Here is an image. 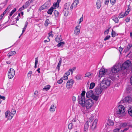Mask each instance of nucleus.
Masks as SVG:
<instances>
[{
  "label": "nucleus",
  "mask_w": 132,
  "mask_h": 132,
  "mask_svg": "<svg viewBox=\"0 0 132 132\" xmlns=\"http://www.w3.org/2000/svg\"><path fill=\"white\" fill-rule=\"evenodd\" d=\"M26 9L25 7H24V6L23 5L20 8L19 10V11H21L22 10H23L24 9Z\"/></svg>",
  "instance_id": "8fccbe9b"
},
{
  "label": "nucleus",
  "mask_w": 132,
  "mask_h": 132,
  "mask_svg": "<svg viewBox=\"0 0 132 132\" xmlns=\"http://www.w3.org/2000/svg\"><path fill=\"white\" fill-rule=\"evenodd\" d=\"M108 122H109V125H111V126H113L114 124V123L113 121L112 120H111L109 119L108 120Z\"/></svg>",
  "instance_id": "c9c22d12"
},
{
  "label": "nucleus",
  "mask_w": 132,
  "mask_h": 132,
  "mask_svg": "<svg viewBox=\"0 0 132 132\" xmlns=\"http://www.w3.org/2000/svg\"><path fill=\"white\" fill-rule=\"evenodd\" d=\"M31 3V1L29 0L27 1L23 5L24 6V7L26 9L29 5Z\"/></svg>",
  "instance_id": "b1692460"
},
{
  "label": "nucleus",
  "mask_w": 132,
  "mask_h": 132,
  "mask_svg": "<svg viewBox=\"0 0 132 132\" xmlns=\"http://www.w3.org/2000/svg\"><path fill=\"white\" fill-rule=\"evenodd\" d=\"M55 107L54 106V105H52L50 109V110L51 112H54L55 110Z\"/></svg>",
  "instance_id": "5701e85b"
},
{
  "label": "nucleus",
  "mask_w": 132,
  "mask_h": 132,
  "mask_svg": "<svg viewBox=\"0 0 132 132\" xmlns=\"http://www.w3.org/2000/svg\"><path fill=\"white\" fill-rule=\"evenodd\" d=\"M110 37V36H106L104 39V40L105 41H106L107 40H108L109 39Z\"/></svg>",
  "instance_id": "864d4df0"
},
{
  "label": "nucleus",
  "mask_w": 132,
  "mask_h": 132,
  "mask_svg": "<svg viewBox=\"0 0 132 132\" xmlns=\"http://www.w3.org/2000/svg\"><path fill=\"white\" fill-rule=\"evenodd\" d=\"M73 83L74 81L73 80L71 79L68 80L67 83L66 87L67 88L69 89L71 88Z\"/></svg>",
  "instance_id": "9b49d317"
},
{
  "label": "nucleus",
  "mask_w": 132,
  "mask_h": 132,
  "mask_svg": "<svg viewBox=\"0 0 132 132\" xmlns=\"http://www.w3.org/2000/svg\"><path fill=\"white\" fill-rule=\"evenodd\" d=\"M16 53V52L15 51H11L9 53V56L10 57L12 55H14Z\"/></svg>",
  "instance_id": "ea45409f"
},
{
  "label": "nucleus",
  "mask_w": 132,
  "mask_h": 132,
  "mask_svg": "<svg viewBox=\"0 0 132 132\" xmlns=\"http://www.w3.org/2000/svg\"><path fill=\"white\" fill-rule=\"evenodd\" d=\"M16 11V9L15 8H14L10 13L9 15L10 16H11L12 14Z\"/></svg>",
  "instance_id": "a19ab883"
},
{
  "label": "nucleus",
  "mask_w": 132,
  "mask_h": 132,
  "mask_svg": "<svg viewBox=\"0 0 132 132\" xmlns=\"http://www.w3.org/2000/svg\"><path fill=\"white\" fill-rule=\"evenodd\" d=\"M53 8L52 7H51L50 9H49L47 12V13L50 14H52V12L53 11Z\"/></svg>",
  "instance_id": "a878e982"
},
{
  "label": "nucleus",
  "mask_w": 132,
  "mask_h": 132,
  "mask_svg": "<svg viewBox=\"0 0 132 132\" xmlns=\"http://www.w3.org/2000/svg\"><path fill=\"white\" fill-rule=\"evenodd\" d=\"M46 4H44L42 6L39 8V10L41 11L44 9H46Z\"/></svg>",
  "instance_id": "cd10ccee"
},
{
  "label": "nucleus",
  "mask_w": 132,
  "mask_h": 132,
  "mask_svg": "<svg viewBox=\"0 0 132 132\" xmlns=\"http://www.w3.org/2000/svg\"><path fill=\"white\" fill-rule=\"evenodd\" d=\"M93 95V91L90 90L88 91L86 93V96L87 97H92Z\"/></svg>",
  "instance_id": "ddd939ff"
},
{
  "label": "nucleus",
  "mask_w": 132,
  "mask_h": 132,
  "mask_svg": "<svg viewBox=\"0 0 132 132\" xmlns=\"http://www.w3.org/2000/svg\"><path fill=\"white\" fill-rule=\"evenodd\" d=\"M95 85V84L94 82H92L90 83L89 88L90 89H93Z\"/></svg>",
  "instance_id": "72a5a7b5"
},
{
  "label": "nucleus",
  "mask_w": 132,
  "mask_h": 132,
  "mask_svg": "<svg viewBox=\"0 0 132 132\" xmlns=\"http://www.w3.org/2000/svg\"><path fill=\"white\" fill-rule=\"evenodd\" d=\"M83 20V15H82V16L79 19V24H80L81 22H82Z\"/></svg>",
  "instance_id": "49530a36"
},
{
  "label": "nucleus",
  "mask_w": 132,
  "mask_h": 132,
  "mask_svg": "<svg viewBox=\"0 0 132 132\" xmlns=\"http://www.w3.org/2000/svg\"><path fill=\"white\" fill-rule=\"evenodd\" d=\"M125 16L124 13L122 12L119 14L118 16V17L119 18H123Z\"/></svg>",
  "instance_id": "e433bc0d"
},
{
  "label": "nucleus",
  "mask_w": 132,
  "mask_h": 132,
  "mask_svg": "<svg viewBox=\"0 0 132 132\" xmlns=\"http://www.w3.org/2000/svg\"><path fill=\"white\" fill-rule=\"evenodd\" d=\"M110 80L106 78H104L101 82L100 86L103 88L106 89L110 84Z\"/></svg>",
  "instance_id": "f03ea898"
},
{
  "label": "nucleus",
  "mask_w": 132,
  "mask_h": 132,
  "mask_svg": "<svg viewBox=\"0 0 132 132\" xmlns=\"http://www.w3.org/2000/svg\"><path fill=\"white\" fill-rule=\"evenodd\" d=\"M109 29L110 28H109L107 29L105 31V33H108V32H109Z\"/></svg>",
  "instance_id": "0e129e2a"
},
{
  "label": "nucleus",
  "mask_w": 132,
  "mask_h": 132,
  "mask_svg": "<svg viewBox=\"0 0 132 132\" xmlns=\"http://www.w3.org/2000/svg\"><path fill=\"white\" fill-rule=\"evenodd\" d=\"M109 0H106L105 3L104 4H105L106 5H108V3L109 2Z\"/></svg>",
  "instance_id": "680f3d73"
},
{
  "label": "nucleus",
  "mask_w": 132,
  "mask_h": 132,
  "mask_svg": "<svg viewBox=\"0 0 132 132\" xmlns=\"http://www.w3.org/2000/svg\"><path fill=\"white\" fill-rule=\"evenodd\" d=\"M68 128L70 129H71L73 127V125L72 123H69L68 126Z\"/></svg>",
  "instance_id": "37998d69"
},
{
  "label": "nucleus",
  "mask_w": 132,
  "mask_h": 132,
  "mask_svg": "<svg viewBox=\"0 0 132 132\" xmlns=\"http://www.w3.org/2000/svg\"><path fill=\"white\" fill-rule=\"evenodd\" d=\"M32 72L31 71H29V73L28 74V77H30L31 76V75L32 74Z\"/></svg>",
  "instance_id": "4d7b16f0"
},
{
  "label": "nucleus",
  "mask_w": 132,
  "mask_h": 132,
  "mask_svg": "<svg viewBox=\"0 0 132 132\" xmlns=\"http://www.w3.org/2000/svg\"><path fill=\"white\" fill-rule=\"evenodd\" d=\"M63 81V80L62 78H61L59 80L57 81V82L59 84H61Z\"/></svg>",
  "instance_id": "09e8293b"
},
{
  "label": "nucleus",
  "mask_w": 132,
  "mask_h": 132,
  "mask_svg": "<svg viewBox=\"0 0 132 132\" xmlns=\"http://www.w3.org/2000/svg\"><path fill=\"white\" fill-rule=\"evenodd\" d=\"M97 121V119H95L94 121L93 122V123L92 124V127L93 129L95 128V127L96 126V125Z\"/></svg>",
  "instance_id": "6ab92c4d"
},
{
  "label": "nucleus",
  "mask_w": 132,
  "mask_h": 132,
  "mask_svg": "<svg viewBox=\"0 0 132 132\" xmlns=\"http://www.w3.org/2000/svg\"><path fill=\"white\" fill-rule=\"evenodd\" d=\"M129 5H128V9H127V10L126 11L125 13H124V15L125 16H126L128 14L129 12L130 11V9L129 8Z\"/></svg>",
  "instance_id": "c85d7f7f"
},
{
  "label": "nucleus",
  "mask_w": 132,
  "mask_h": 132,
  "mask_svg": "<svg viewBox=\"0 0 132 132\" xmlns=\"http://www.w3.org/2000/svg\"><path fill=\"white\" fill-rule=\"evenodd\" d=\"M107 70L105 69L102 68H101L100 70L99 77H101L103 75H104L106 72Z\"/></svg>",
  "instance_id": "f8f14e48"
},
{
  "label": "nucleus",
  "mask_w": 132,
  "mask_h": 132,
  "mask_svg": "<svg viewBox=\"0 0 132 132\" xmlns=\"http://www.w3.org/2000/svg\"><path fill=\"white\" fill-rule=\"evenodd\" d=\"M112 37H114L116 36H117L118 34H111Z\"/></svg>",
  "instance_id": "69168bd1"
},
{
  "label": "nucleus",
  "mask_w": 132,
  "mask_h": 132,
  "mask_svg": "<svg viewBox=\"0 0 132 132\" xmlns=\"http://www.w3.org/2000/svg\"><path fill=\"white\" fill-rule=\"evenodd\" d=\"M79 2V0H75L73 3L71 4L70 8V10L72 11L73 8H76Z\"/></svg>",
  "instance_id": "6e6552de"
},
{
  "label": "nucleus",
  "mask_w": 132,
  "mask_h": 132,
  "mask_svg": "<svg viewBox=\"0 0 132 132\" xmlns=\"http://www.w3.org/2000/svg\"><path fill=\"white\" fill-rule=\"evenodd\" d=\"M81 26L80 25H78L75 28V33H78L80 32Z\"/></svg>",
  "instance_id": "2eb2a0df"
},
{
  "label": "nucleus",
  "mask_w": 132,
  "mask_h": 132,
  "mask_svg": "<svg viewBox=\"0 0 132 132\" xmlns=\"http://www.w3.org/2000/svg\"><path fill=\"white\" fill-rule=\"evenodd\" d=\"M120 129V128H116L114 130V132H119V130Z\"/></svg>",
  "instance_id": "13d9d810"
},
{
  "label": "nucleus",
  "mask_w": 132,
  "mask_h": 132,
  "mask_svg": "<svg viewBox=\"0 0 132 132\" xmlns=\"http://www.w3.org/2000/svg\"><path fill=\"white\" fill-rule=\"evenodd\" d=\"M99 96L97 95L96 96L95 95L93 94V95L92 97L91 98L94 100L96 101H97L99 98Z\"/></svg>",
  "instance_id": "412c9836"
},
{
  "label": "nucleus",
  "mask_w": 132,
  "mask_h": 132,
  "mask_svg": "<svg viewBox=\"0 0 132 132\" xmlns=\"http://www.w3.org/2000/svg\"><path fill=\"white\" fill-rule=\"evenodd\" d=\"M15 112L16 111L14 109H12L10 113L14 114L15 113Z\"/></svg>",
  "instance_id": "6e6d98bb"
},
{
  "label": "nucleus",
  "mask_w": 132,
  "mask_h": 132,
  "mask_svg": "<svg viewBox=\"0 0 132 132\" xmlns=\"http://www.w3.org/2000/svg\"><path fill=\"white\" fill-rule=\"evenodd\" d=\"M50 22L49 20L48 19H46L45 23V26H47L48 24L50 23Z\"/></svg>",
  "instance_id": "4c0bfd02"
},
{
  "label": "nucleus",
  "mask_w": 132,
  "mask_h": 132,
  "mask_svg": "<svg viewBox=\"0 0 132 132\" xmlns=\"http://www.w3.org/2000/svg\"><path fill=\"white\" fill-rule=\"evenodd\" d=\"M51 87V86L50 85H48L45 86L43 88V90L47 91Z\"/></svg>",
  "instance_id": "7c9ffc66"
},
{
  "label": "nucleus",
  "mask_w": 132,
  "mask_h": 132,
  "mask_svg": "<svg viewBox=\"0 0 132 132\" xmlns=\"http://www.w3.org/2000/svg\"><path fill=\"white\" fill-rule=\"evenodd\" d=\"M10 113V111H7L6 112H5V117L7 118L8 117V115Z\"/></svg>",
  "instance_id": "3c124183"
},
{
  "label": "nucleus",
  "mask_w": 132,
  "mask_h": 132,
  "mask_svg": "<svg viewBox=\"0 0 132 132\" xmlns=\"http://www.w3.org/2000/svg\"><path fill=\"white\" fill-rule=\"evenodd\" d=\"M55 40L56 41L59 42L62 40V37L60 34H59L55 38Z\"/></svg>",
  "instance_id": "4468645a"
},
{
  "label": "nucleus",
  "mask_w": 132,
  "mask_h": 132,
  "mask_svg": "<svg viewBox=\"0 0 132 132\" xmlns=\"http://www.w3.org/2000/svg\"><path fill=\"white\" fill-rule=\"evenodd\" d=\"M28 24V22L26 21L25 22V25L24 26V27L23 28V29L22 33H23V32H24V31L26 30V28H27Z\"/></svg>",
  "instance_id": "2f4dec72"
},
{
  "label": "nucleus",
  "mask_w": 132,
  "mask_h": 132,
  "mask_svg": "<svg viewBox=\"0 0 132 132\" xmlns=\"http://www.w3.org/2000/svg\"><path fill=\"white\" fill-rule=\"evenodd\" d=\"M81 76L80 75H78L76 76V78L77 80H79L81 79Z\"/></svg>",
  "instance_id": "a18cd8bd"
},
{
  "label": "nucleus",
  "mask_w": 132,
  "mask_h": 132,
  "mask_svg": "<svg viewBox=\"0 0 132 132\" xmlns=\"http://www.w3.org/2000/svg\"><path fill=\"white\" fill-rule=\"evenodd\" d=\"M34 94L35 95L37 96L38 94V92L37 91H36L34 93Z\"/></svg>",
  "instance_id": "774afa93"
},
{
  "label": "nucleus",
  "mask_w": 132,
  "mask_h": 132,
  "mask_svg": "<svg viewBox=\"0 0 132 132\" xmlns=\"http://www.w3.org/2000/svg\"><path fill=\"white\" fill-rule=\"evenodd\" d=\"M112 19L116 23H117L119 21V19L117 16L114 15L112 17Z\"/></svg>",
  "instance_id": "aec40b11"
},
{
  "label": "nucleus",
  "mask_w": 132,
  "mask_h": 132,
  "mask_svg": "<svg viewBox=\"0 0 132 132\" xmlns=\"http://www.w3.org/2000/svg\"><path fill=\"white\" fill-rule=\"evenodd\" d=\"M13 114L10 113L8 116V119H11L13 117Z\"/></svg>",
  "instance_id": "c03bdc74"
},
{
  "label": "nucleus",
  "mask_w": 132,
  "mask_h": 132,
  "mask_svg": "<svg viewBox=\"0 0 132 132\" xmlns=\"http://www.w3.org/2000/svg\"><path fill=\"white\" fill-rule=\"evenodd\" d=\"M70 3V2L65 4L64 6V9L69 10Z\"/></svg>",
  "instance_id": "dca6fc26"
},
{
  "label": "nucleus",
  "mask_w": 132,
  "mask_h": 132,
  "mask_svg": "<svg viewBox=\"0 0 132 132\" xmlns=\"http://www.w3.org/2000/svg\"><path fill=\"white\" fill-rule=\"evenodd\" d=\"M63 79L64 80H67L68 79V77L65 76H64L63 77Z\"/></svg>",
  "instance_id": "052dcab7"
},
{
  "label": "nucleus",
  "mask_w": 132,
  "mask_h": 132,
  "mask_svg": "<svg viewBox=\"0 0 132 132\" xmlns=\"http://www.w3.org/2000/svg\"><path fill=\"white\" fill-rule=\"evenodd\" d=\"M130 19L129 18H127L126 19V21L127 22H128L129 21Z\"/></svg>",
  "instance_id": "338daca9"
},
{
  "label": "nucleus",
  "mask_w": 132,
  "mask_h": 132,
  "mask_svg": "<svg viewBox=\"0 0 132 132\" xmlns=\"http://www.w3.org/2000/svg\"><path fill=\"white\" fill-rule=\"evenodd\" d=\"M64 44L65 43L63 42H61L57 45V46L58 47H60L61 46H63Z\"/></svg>",
  "instance_id": "79ce46f5"
},
{
  "label": "nucleus",
  "mask_w": 132,
  "mask_h": 132,
  "mask_svg": "<svg viewBox=\"0 0 132 132\" xmlns=\"http://www.w3.org/2000/svg\"><path fill=\"white\" fill-rule=\"evenodd\" d=\"M93 117H91L89 118V121H88L89 122L91 123L94 120Z\"/></svg>",
  "instance_id": "de8ad7c7"
},
{
  "label": "nucleus",
  "mask_w": 132,
  "mask_h": 132,
  "mask_svg": "<svg viewBox=\"0 0 132 132\" xmlns=\"http://www.w3.org/2000/svg\"><path fill=\"white\" fill-rule=\"evenodd\" d=\"M92 74L90 73H87L85 74V77H87L89 78L92 77Z\"/></svg>",
  "instance_id": "58836bf2"
},
{
  "label": "nucleus",
  "mask_w": 132,
  "mask_h": 132,
  "mask_svg": "<svg viewBox=\"0 0 132 132\" xmlns=\"http://www.w3.org/2000/svg\"><path fill=\"white\" fill-rule=\"evenodd\" d=\"M0 98L4 100H5V97L4 96H2L1 95H0Z\"/></svg>",
  "instance_id": "e2e57ef3"
},
{
  "label": "nucleus",
  "mask_w": 132,
  "mask_h": 132,
  "mask_svg": "<svg viewBox=\"0 0 132 132\" xmlns=\"http://www.w3.org/2000/svg\"><path fill=\"white\" fill-rule=\"evenodd\" d=\"M97 8V9H100L101 6V0H97L96 2Z\"/></svg>",
  "instance_id": "a211bd4d"
},
{
  "label": "nucleus",
  "mask_w": 132,
  "mask_h": 132,
  "mask_svg": "<svg viewBox=\"0 0 132 132\" xmlns=\"http://www.w3.org/2000/svg\"><path fill=\"white\" fill-rule=\"evenodd\" d=\"M125 111V109L124 106L121 105H119L117 108L116 112L118 116L122 117L125 115L124 113Z\"/></svg>",
  "instance_id": "f257e3e1"
},
{
  "label": "nucleus",
  "mask_w": 132,
  "mask_h": 132,
  "mask_svg": "<svg viewBox=\"0 0 132 132\" xmlns=\"http://www.w3.org/2000/svg\"><path fill=\"white\" fill-rule=\"evenodd\" d=\"M89 122L88 121H87L85 123V125L84 126V129H85V131L86 130H87L89 127Z\"/></svg>",
  "instance_id": "393cba45"
},
{
  "label": "nucleus",
  "mask_w": 132,
  "mask_h": 132,
  "mask_svg": "<svg viewBox=\"0 0 132 132\" xmlns=\"http://www.w3.org/2000/svg\"><path fill=\"white\" fill-rule=\"evenodd\" d=\"M131 66V62L129 60H127L122 64V70H123L125 69H128Z\"/></svg>",
  "instance_id": "39448f33"
},
{
  "label": "nucleus",
  "mask_w": 132,
  "mask_h": 132,
  "mask_svg": "<svg viewBox=\"0 0 132 132\" xmlns=\"http://www.w3.org/2000/svg\"><path fill=\"white\" fill-rule=\"evenodd\" d=\"M132 47V45L129 44L126 47L125 49L124 52L126 53L128 52L130 48Z\"/></svg>",
  "instance_id": "f3484780"
},
{
  "label": "nucleus",
  "mask_w": 132,
  "mask_h": 132,
  "mask_svg": "<svg viewBox=\"0 0 132 132\" xmlns=\"http://www.w3.org/2000/svg\"><path fill=\"white\" fill-rule=\"evenodd\" d=\"M128 112L129 115L132 117V107H130L128 110Z\"/></svg>",
  "instance_id": "473e14b6"
},
{
  "label": "nucleus",
  "mask_w": 132,
  "mask_h": 132,
  "mask_svg": "<svg viewBox=\"0 0 132 132\" xmlns=\"http://www.w3.org/2000/svg\"><path fill=\"white\" fill-rule=\"evenodd\" d=\"M85 101V97L79 96L78 97V102L80 104L83 106L84 105Z\"/></svg>",
  "instance_id": "1a4fd4ad"
},
{
  "label": "nucleus",
  "mask_w": 132,
  "mask_h": 132,
  "mask_svg": "<svg viewBox=\"0 0 132 132\" xmlns=\"http://www.w3.org/2000/svg\"><path fill=\"white\" fill-rule=\"evenodd\" d=\"M94 104L93 100L89 99L86 100L85 101L84 105L83 106H85L87 109H89L92 107Z\"/></svg>",
  "instance_id": "7ed1b4c3"
},
{
  "label": "nucleus",
  "mask_w": 132,
  "mask_h": 132,
  "mask_svg": "<svg viewBox=\"0 0 132 132\" xmlns=\"http://www.w3.org/2000/svg\"><path fill=\"white\" fill-rule=\"evenodd\" d=\"M15 74L14 70L13 69L11 68L9 70L8 72V77L9 79H12L13 78Z\"/></svg>",
  "instance_id": "423d86ee"
},
{
  "label": "nucleus",
  "mask_w": 132,
  "mask_h": 132,
  "mask_svg": "<svg viewBox=\"0 0 132 132\" xmlns=\"http://www.w3.org/2000/svg\"><path fill=\"white\" fill-rule=\"evenodd\" d=\"M127 125V123L126 122L121 123L120 125L119 128L120 129L121 128L125 127Z\"/></svg>",
  "instance_id": "bb28decb"
},
{
  "label": "nucleus",
  "mask_w": 132,
  "mask_h": 132,
  "mask_svg": "<svg viewBox=\"0 0 132 132\" xmlns=\"http://www.w3.org/2000/svg\"><path fill=\"white\" fill-rule=\"evenodd\" d=\"M104 89L100 86H97L95 89V93L96 94L99 95L101 93L103 89Z\"/></svg>",
  "instance_id": "0eeeda50"
},
{
  "label": "nucleus",
  "mask_w": 132,
  "mask_h": 132,
  "mask_svg": "<svg viewBox=\"0 0 132 132\" xmlns=\"http://www.w3.org/2000/svg\"><path fill=\"white\" fill-rule=\"evenodd\" d=\"M59 6V5L57 4V3H55L53 4L52 7L54 9H55L57 7Z\"/></svg>",
  "instance_id": "f704fd0d"
},
{
  "label": "nucleus",
  "mask_w": 132,
  "mask_h": 132,
  "mask_svg": "<svg viewBox=\"0 0 132 132\" xmlns=\"http://www.w3.org/2000/svg\"><path fill=\"white\" fill-rule=\"evenodd\" d=\"M132 100V97L129 96H128L126 97L123 100V102L129 103L131 102Z\"/></svg>",
  "instance_id": "9d476101"
},
{
  "label": "nucleus",
  "mask_w": 132,
  "mask_h": 132,
  "mask_svg": "<svg viewBox=\"0 0 132 132\" xmlns=\"http://www.w3.org/2000/svg\"><path fill=\"white\" fill-rule=\"evenodd\" d=\"M54 15L56 18H59L60 17V14L59 12L57 10H55L54 12Z\"/></svg>",
  "instance_id": "4be33fe9"
},
{
  "label": "nucleus",
  "mask_w": 132,
  "mask_h": 132,
  "mask_svg": "<svg viewBox=\"0 0 132 132\" xmlns=\"http://www.w3.org/2000/svg\"><path fill=\"white\" fill-rule=\"evenodd\" d=\"M122 70L121 66L120 64L113 66L112 69V71L114 73H118Z\"/></svg>",
  "instance_id": "20e7f679"
},
{
  "label": "nucleus",
  "mask_w": 132,
  "mask_h": 132,
  "mask_svg": "<svg viewBox=\"0 0 132 132\" xmlns=\"http://www.w3.org/2000/svg\"><path fill=\"white\" fill-rule=\"evenodd\" d=\"M10 7H8L7 9L5 11L3 12L2 14H3V15L4 16V14L6 13V12L8 11L9 9H10Z\"/></svg>",
  "instance_id": "bf43d9fd"
},
{
  "label": "nucleus",
  "mask_w": 132,
  "mask_h": 132,
  "mask_svg": "<svg viewBox=\"0 0 132 132\" xmlns=\"http://www.w3.org/2000/svg\"><path fill=\"white\" fill-rule=\"evenodd\" d=\"M116 0H110V2L112 5H113L116 2Z\"/></svg>",
  "instance_id": "5fc2aeb1"
},
{
  "label": "nucleus",
  "mask_w": 132,
  "mask_h": 132,
  "mask_svg": "<svg viewBox=\"0 0 132 132\" xmlns=\"http://www.w3.org/2000/svg\"><path fill=\"white\" fill-rule=\"evenodd\" d=\"M69 10L63 9L64 15L65 16H67L69 14Z\"/></svg>",
  "instance_id": "c756f323"
},
{
  "label": "nucleus",
  "mask_w": 132,
  "mask_h": 132,
  "mask_svg": "<svg viewBox=\"0 0 132 132\" xmlns=\"http://www.w3.org/2000/svg\"><path fill=\"white\" fill-rule=\"evenodd\" d=\"M85 93V91H83L82 93H81V95L79 96H83L84 97Z\"/></svg>",
  "instance_id": "603ef678"
}]
</instances>
